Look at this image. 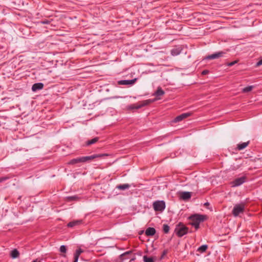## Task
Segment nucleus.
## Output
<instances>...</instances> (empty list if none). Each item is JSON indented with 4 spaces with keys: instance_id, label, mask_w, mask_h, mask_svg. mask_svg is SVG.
Returning a JSON list of instances; mask_svg holds the SVG:
<instances>
[{
    "instance_id": "obj_1",
    "label": "nucleus",
    "mask_w": 262,
    "mask_h": 262,
    "mask_svg": "<svg viewBox=\"0 0 262 262\" xmlns=\"http://www.w3.org/2000/svg\"><path fill=\"white\" fill-rule=\"evenodd\" d=\"M103 154H95L90 156H85L78 157L75 159H72L69 162V164L74 165L78 163H84L89 161L92 160L97 158L102 157L104 156Z\"/></svg>"
},
{
    "instance_id": "obj_2",
    "label": "nucleus",
    "mask_w": 262,
    "mask_h": 262,
    "mask_svg": "<svg viewBox=\"0 0 262 262\" xmlns=\"http://www.w3.org/2000/svg\"><path fill=\"white\" fill-rule=\"evenodd\" d=\"M206 216L204 215L195 214L190 216L188 219L191 222L190 224L197 230L200 227V223L203 222Z\"/></svg>"
},
{
    "instance_id": "obj_3",
    "label": "nucleus",
    "mask_w": 262,
    "mask_h": 262,
    "mask_svg": "<svg viewBox=\"0 0 262 262\" xmlns=\"http://www.w3.org/2000/svg\"><path fill=\"white\" fill-rule=\"evenodd\" d=\"M175 232L179 237H182L188 232V228L183 223H179L176 227Z\"/></svg>"
},
{
    "instance_id": "obj_4",
    "label": "nucleus",
    "mask_w": 262,
    "mask_h": 262,
    "mask_svg": "<svg viewBox=\"0 0 262 262\" xmlns=\"http://www.w3.org/2000/svg\"><path fill=\"white\" fill-rule=\"evenodd\" d=\"M153 208L156 211L162 212L166 207L164 201H156L152 204Z\"/></svg>"
},
{
    "instance_id": "obj_5",
    "label": "nucleus",
    "mask_w": 262,
    "mask_h": 262,
    "mask_svg": "<svg viewBox=\"0 0 262 262\" xmlns=\"http://www.w3.org/2000/svg\"><path fill=\"white\" fill-rule=\"evenodd\" d=\"M152 102L153 100H144L139 102V104H133L128 106V108L129 110L139 109Z\"/></svg>"
},
{
    "instance_id": "obj_6",
    "label": "nucleus",
    "mask_w": 262,
    "mask_h": 262,
    "mask_svg": "<svg viewBox=\"0 0 262 262\" xmlns=\"http://www.w3.org/2000/svg\"><path fill=\"white\" fill-rule=\"evenodd\" d=\"M245 208L244 204L235 205L232 212L233 215L234 216H237L240 213L244 212Z\"/></svg>"
},
{
    "instance_id": "obj_7",
    "label": "nucleus",
    "mask_w": 262,
    "mask_h": 262,
    "mask_svg": "<svg viewBox=\"0 0 262 262\" xmlns=\"http://www.w3.org/2000/svg\"><path fill=\"white\" fill-rule=\"evenodd\" d=\"M247 179V177L246 176H243L240 178H238L235 179L234 181L231 182V185L232 187H237L243 183H244Z\"/></svg>"
},
{
    "instance_id": "obj_8",
    "label": "nucleus",
    "mask_w": 262,
    "mask_h": 262,
    "mask_svg": "<svg viewBox=\"0 0 262 262\" xmlns=\"http://www.w3.org/2000/svg\"><path fill=\"white\" fill-rule=\"evenodd\" d=\"M165 92L162 89V88L159 86L157 91L152 94L153 96H156V98L154 99H147V100H153V102L156 100H160L161 96L164 95Z\"/></svg>"
},
{
    "instance_id": "obj_9",
    "label": "nucleus",
    "mask_w": 262,
    "mask_h": 262,
    "mask_svg": "<svg viewBox=\"0 0 262 262\" xmlns=\"http://www.w3.org/2000/svg\"><path fill=\"white\" fill-rule=\"evenodd\" d=\"M226 54L225 52L224 51H220L218 52L214 53L210 55H208L205 57L206 59H214L216 58H219L222 57H223L224 55Z\"/></svg>"
},
{
    "instance_id": "obj_10",
    "label": "nucleus",
    "mask_w": 262,
    "mask_h": 262,
    "mask_svg": "<svg viewBox=\"0 0 262 262\" xmlns=\"http://www.w3.org/2000/svg\"><path fill=\"white\" fill-rule=\"evenodd\" d=\"M191 114H192L191 113H183V114L178 116L177 117H176L174 119V122H178L181 121L183 120V119L190 116L191 115Z\"/></svg>"
},
{
    "instance_id": "obj_11",
    "label": "nucleus",
    "mask_w": 262,
    "mask_h": 262,
    "mask_svg": "<svg viewBox=\"0 0 262 262\" xmlns=\"http://www.w3.org/2000/svg\"><path fill=\"white\" fill-rule=\"evenodd\" d=\"M83 224V221L82 220H74L69 222L67 224V226L70 228H73L75 226H78Z\"/></svg>"
},
{
    "instance_id": "obj_12",
    "label": "nucleus",
    "mask_w": 262,
    "mask_h": 262,
    "mask_svg": "<svg viewBox=\"0 0 262 262\" xmlns=\"http://www.w3.org/2000/svg\"><path fill=\"white\" fill-rule=\"evenodd\" d=\"M43 88V84L41 82L34 83L32 86V90L36 92L38 90H42Z\"/></svg>"
},
{
    "instance_id": "obj_13",
    "label": "nucleus",
    "mask_w": 262,
    "mask_h": 262,
    "mask_svg": "<svg viewBox=\"0 0 262 262\" xmlns=\"http://www.w3.org/2000/svg\"><path fill=\"white\" fill-rule=\"evenodd\" d=\"M136 80V79H132V80H120L118 82V83L119 84H121V85L133 84L135 83Z\"/></svg>"
},
{
    "instance_id": "obj_14",
    "label": "nucleus",
    "mask_w": 262,
    "mask_h": 262,
    "mask_svg": "<svg viewBox=\"0 0 262 262\" xmlns=\"http://www.w3.org/2000/svg\"><path fill=\"white\" fill-rule=\"evenodd\" d=\"M156 229L152 227H148L145 231V234L147 236H153L156 233Z\"/></svg>"
},
{
    "instance_id": "obj_15",
    "label": "nucleus",
    "mask_w": 262,
    "mask_h": 262,
    "mask_svg": "<svg viewBox=\"0 0 262 262\" xmlns=\"http://www.w3.org/2000/svg\"><path fill=\"white\" fill-rule=\"evenodd\" d=\"M191 193L190 192H182L180 193L181 198L184 200H186L191 198Z\"/></svg>"
},
{
    "instance_id": "obj_16",
    "label": "nucleus",
    "mask_w": 262,
    "mask_h": 262,
    "mask_svg": "<svg viewBox=\"0 0 262 262\" xmlns=\"http://www.w3.org/2000/svg\"><path fill=\"white\" fill-rule=\"evenodd\" d=\"M83 252V251L81 248H79L76 250L74 253V260L73 262H78L79 257Z\"/></svg>"
},
{
    "instance_id": "obj_17",
    "label": "nucleus",
    "mask_w": 262,
    "mask_h": 262,
    "mask_svg": "<svg viewBox=\"0 0 262 262\" xmlns=\"http://www.w3.org/2000/svg\"><path fill=\"white\" fill-rule=\"evenodd\" d=\"M99 139V138L97 137H95L94 138L91 139V140H88L86 142H85V145L86 146H89L92 144H95L98 141Z\"/></svg>"
},
{
    "instance_id": "obj_18",
    "label": "nucleus",
    "mask_w": 262,
    "mask_h": 262,
    "mask_svg": "<svg viewBox=\"0 0 262 262\" xmlns=\"http://www.w3.org/2000/svg\"><path fill=\"white\" fill-rule=\"evenodd\" d=\"M130 187V186L128 184H123L117 185L116 188L119 190H124L129 189Z\"/></svg>"
},
{
    "instance_id": "obj_19",
    "label": "nucleus",
    "mask_w": 262,
    "mask_h": 262,
    "mask_svg": "<svg viewBox=\"0 0 262 262\" xmlns=\"http://www.w3.org/2000/svg\"><path fill=\"white\" fill-rule=\"evenodd\" d=\"M249 144V141L239 143L237 145V149L238 150H242L246 148Z\"/></svg>"
},
{
    "instance_id": "obj_20",
    "label": "nucleus",
    "mask_w": 262,
    "mask_h": 262,
    "mask_svg": "<svg viewBox=\"0 0 262 262\" xmlns=\"http://www.w3.org/2000/svg\"><path fill=\"white\" fill-rule=\"evenodd\" d=\"M19 253L18 250L16 249H13L11 251L10 255L13 258H16L18 257Z\"/></svg>"
},
{
    "instance_id": "obj_21",
    "label": "nucleus",
    "mask_w": 262,
    "mask_h": 262,
    "mask_svg": "<svg viewBox=\"0 0 262 262\" xmlns=\"http://www.w3.org/2000/svg\"><path fill=\"white\" fill-rule=\"evenodd\" d=\"M207 248H208V246L207 245H202L201 246H200V247H199L197 251L201 253H203V252H205L206 251V250L207 249Z\"/></svg>"
},
{
    "instance_id": "obj_22",
    "label": "nucleus",
    "mask_w": 262,
    "mask_h": 262,
    "mask_svg": "<svg viewBox=\"0 0 262 262\" xmlns=\"http://www.w3.org/2000/svg\"><path fill=\"white\" fill-rule=\"evenodd\" d=\"M181 50L179 49H173L171 50V54L172 56H177L180 54Z\"/></svg>"
},
{
    "instance_id": "obj_23",
    "label": "nucleus",
    "mask_w": 262,
    "mask_h": 262,
    "mask_svg": "<svg viewBox=\"0 0 262 262\" xmlns=\"http://www.w3.org/2000/svg\"><path fill=\"white\" fill-rule=\"evenodd\" d=\"M253 88H254V86H253V85L248 86L247 87L244 88L242 90V92L243 93H247V92L251 91Z\"/></svg>"
},
{
    "instance_id": "obj_24",
    "label": "nucleus",
    "mask_w": 262,
    "mask_h": 262,
    "mask_svg": "<svg viewBox=\"0 0 262 262\" xmlns=\"http://www.w3.org/2000/svg\"><path fill=\"white\" fill-rule=\"evenodd\" d=\"M169 226L167 224H164L163 226V230L165 233H168L169 231Z\"/></svg>"
},
{
    "instance_id": "obj_25",
    "label": "nucleus",
    "mask_w": 262,
    "mask_h": 262,
    "mask_svg": "<svg viewBox=\"0 0 262 262\" xmlns=\"http://www.w3.org/2000/svg\"><path fill=\"white\" fill-rule=\"evenodd\" d=\"M143 259L144 262H154L152 258L148 257L146 256H144Z\"/></svg>"
},
{
    "instance_id": "obj_26",
    "label": "nucleus",
    "mask_w": 262,
    "mask_h": 262,
    "mask_svg": "<svg viewBox=\"0 0 262 262\" xmlns=\"http://www.w3.org/2000/svg\"><path fill=\"white\" fill-rule=\"evenodd\" d=\"M67 247L64 245H62L60 246L59 251L61 253L65 254L67 252Z\"/></svg>"
},
{
    "instance_id": "obj_27",
    "label": "nucleus",
    "mask_w": 262,
    "mask_h": 262,
    "mask_svg": "<svg viewBox=\"0 0 262 262\" xmlns=\"http://www.w3.org/2000/svg\"><path fill=\"white\" fill-rule=\"evenodd\" d=\"M131 253H132L131 251H127V252L122 254L120 256V259H122V260H123V259H125L126 258V257H125L126 255H127L128 254H129Z\"/></svg>"
},
{
    "instance_id": "obj_28",
    "label": "nucleus",
    "mask_w": 262,
    "mask_h": 262,
    "mask_svg": "<svg viewBox=\"0 0 262 262\" xmlns=\"http://www.w3.org/2000/svg\"><path fill=\"white\" fill-rule=\"evenodd\" d=\"M51 23V20L49 19H45L38 22V24H42V25H48Z\"/></svg>"
},
{
    "instance_id": "obj_29",
    "label": "nucleus",
    "mask_w": 262,
    "mask_h": 262,
    "mask_svg": "<svg viewBox=\"0 0 262 262\" xmlns=\"http://www.w3.org/2000/svg\"><path fill=\"white\" fill-rule=\"evenodd\" d=\"M168 253V250L166 249V250H164L163 251V253L162 254V255L160 257V259H162L164 258V257Z\"/></svg>"
},
{
    "instance_id": "obj_30",
    "label": "nucleus",
    "mask_w": 262,
    "mask_h": 262,
    "mask_svg": "<svg viewBox=\"0 0 262 262\" xmlns=\"http://www.w3.org/2000/svg\"><path fill=\"white\" fill-rule=\"evenodd\" d=\"M237 61L236 60L233 61L232 62H229L227 64V66L229 67H232L233 65H234L235 63H236Z\"/></svg>"
},
{
    "instance_id": "obj_31",
    "label": "nucleus",
    "mask_w": 262,
    "mask_h": 262,
    "mask_svg": "<svg viewBox=\"0 0 262 262\" xmlns=\"http://www.w3.org/2000/svg\"><path fill=\"white\" fill-rule=\"evenodd\" d=\"M8 179H9V178L7 177H1V178H0V183L3 182L8 180Z\"/></svg>"
},
{
    "instance_id": "obj_32",
    "label": "nucleus",
    "mask_w": 262,
    "mask_h": 262,
    "mask_svg": "<svg viewBox=\"0 0 262 262\" xmlns=\"http://www.w3.org/2000/svg\"><path fill=\"white\" fill-rule=\"evenodd\" d=\"M262 65V59L259 60L256 64V67H258Z\"/></svg>"
},
{
    "instance_id": "obj_33",
    "label": "nucleus",
    "mask_w": 262,
    "mask_h": 262,
    "mask_svg": "<svg viewBox=\"0 0 262 262\" xmlns=\"http://www.w3.org/2000/svg\"><path fill=\"white\" fill-rule=\"evenodd\" d=\"M77 197L76 196H72L68 198L69 199L71 200H75Z\"/></svg>"
},
{
    "instance_id": "obj_34",
    "label": "nucleus",
    "mask_w": 262,
    "mask_h": 262,
    "mask_svg": "<svg viewBox=\"0 0 262 262\" xmlns=\"http://www.w3.org/2000/svg\"><path fill=\"white\" fill-rule=\"evenodd\" d=\"M208 73V71H207V70H204L203 71H202V75H206V74H207Z\"/></svg>"
},
{
    "instance_id": "obj_35",
    "label": "nucleus",
    "mask_w": 262,
    "mask_h": 262,
    "mask_svg": "<svg viewBox=\"0 0 262 262\" xmlns=\"http://www.w3.org/2000/svg\"><path fill=\"white\" fill-rule=\"evenodd\" d=\"M134 259V258H132V259L130 260L129 262H131V261L133 260Z\"/></svg>"
},
{
    "instance_id": "obj_36",
    "label": "nucleus",
    "mask_w": 262,
    "mask_h": 262,
    "mask_svg": "<svg viewBox=\"0 0 262 262\" xmlns=\"http://www.w3.org/2000/svg\"><path fill=\"white\" fill-rule=\"evenodd\" d=\"M208 204H209L208 203H206L205 204V205H208Z\"/></svg>"
},
{
    "instance_id": "obj_37",
    "label": "nucleus",
    "mask_w": 262,
    "mask_h": 262,
    "mask_svg": "<svg viewBox=\"0 0 262 262\" xmlns=\"http://www.w3.org/2000/svg\"><path fill=\"white\" fill-rule=\"evenodd\" d=\"M62 256H63V257H66V255H65V254L62 255Z\"/></svg>"
},
{
    "instance_id": "obj_38",
    "label": "nucleus",
    "mask_w": 262,
    "mask_h": 262,
    "mask_svg": "<svg viewBox=\"0 0 262 262\" xmlns=\"http://www.w3.org/2000/svg\"><path fill=\"white\" fill-rule=\"evenodd\" d=\"M32 262H36V260H34V261H33Z\"/></svg>"
}]
</instances>
